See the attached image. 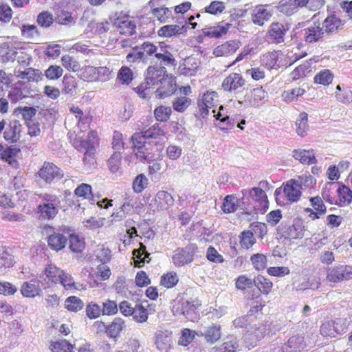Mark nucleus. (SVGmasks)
<instances>
[{
    "mask_svg": "<svg viewBox=\"0 0 352 352\" xmlns=\"http://www.w3.org/2000/svg\"><path fill=\"white\" fill-rule=\"evenodd\" d=\"M316 179L311 175H302L298 179H290L277 188L274 195L277 201L283 199V202L293 204L298 202L302 196V190L312 187Z\"/></svg>",
    "mask_w": 352,
    "mask_h": 352,
    "instance_id": "nucleus-1",
    "label": "nucleus"
},
{
    "mask_svg": "<svg viewBox=\"0 0 352 352\" xmlns=\"http://www.w3.org/2000/svg\"><path fill=\"white\" fill-rule=\"evenodd\" d=\"M133 151L136 157L142 162H151L160 155L155 144L147 142L141 133H134L131 137Z\"/></svg>",
    "mask_w": 352,
    "mask_h": 352,
    "instance_id": "nucleus-2",
    "label": "nucleus"
},
{
    "mask_svg": "<svg viewBox=\"0 0 352 352\" xmlns=\"http://www.w3.org/2000/svg\"><path fill=\"white\" fill-rule=\"evenodd\" d=\"M270 189V185L267 180L260 181L257 187H253L250 190H242L243 195L248 193V195L253 203L254 211L256 213H265L269 208V201L266 191Z\"/></svg>",
    "mask_w": 352,
    "mask_h": 352,
    "instance_id": "nucleus-3",
    "label": "nucleus"
},
{
    "mask_svg": "<svg viewBox=\"0 0 352 352\" xmlns=\"http://www.w3.org/2000/svg\"><path fill=\"white\" fill-rule=\"evenodd\" d=\"M38 196L43 201L37 206L36 213L38 219L42 221L52 220L59 211L60 201L58 197L50 193H43Z\"/></svg>",
    "mask_w": 352,
    "mask_h": 352,
    "instance_id": "nucleus-4",
    "label": "nucleus"
},
{
    "mask_svg": "<svg viewBox=\"0 0 352 352\" xmlns=\"http://www.w3.org/2000/svg\"><path fill=\"white\" fill-rule=\"evenodd\" d=\"M201 302L198 298L186 300L184 299L175 300L172 305V311L176 316H184L190 321H195L199 318L198 309Z\"/></svg>",
    "mask_w": 352,
    "mask_h": 352,
    "instance_id": "nucleus-5",
    "label": "nucleus"
},
{
    "mask_svg": "<svg viewBox=\"0 0 352 352\" xmlns=\"http://www.w3.org/2000/svg\"><path fill=\"white\" fill-rule=\"evenodd\" d=\"M333 185L334 184H331L329 188H325L322 191L324 199L330 204H335L340 207L349 205L352 201V190L351 188L343 184L339 183L336 189L337 197H335L329 195V190Z\"/></svg>",
    "mask_w": 352,
    "mask_h": 352,
    "instance_id": "nucleus-6",
    "label": "nucleus"
},
{
    "mask_svg": "<svg viewBox=\"0 0 352 352\" xmlns=\"http://www.w3.org/2000/svg\"><path fill=\"white\" fill-rule=\"evenodd\" d=\"M305 232L304 221L298 217L294 219L292 225L280 229V236L289 241L302 239Z\"/></svg>",
    "mask_w": 352,
    "mask_h": 352,
    "instance_id": "nucleus-7",
    "label": "nucleus"
},
{
    "mask_svg": "<svg viewBox=\"0 0 352 352\" xmlns=\"http://www.w3.org/2000/svg\"><path fill=\"white\" fill-rule=\"evenodd\" d=\"M113 24L120 34L132 36L135 33V23L131 20L129 15L123 11L116 13Z\"/></svg>",
    "mask_w": 352,
    "mask_h": 352,
    "instance_id": "nucleus-8",
    "label": "nucleus"
},
{
    "mask_svg": "<svg viewBox=\"0 0 352 352\" xmlns=\"http://www.w3.org/2000/svg\"><path fill=\"white\" fill-rule=\"evenodd\" d=\"M100 135L96 130H90L86 139L76 136L72 142L73 146L78 151L85 149H96L100 144Z\"/></svg>",
    "mask_w": 352,
    "mask_h": 352,
    "instance_id": "nucleus-9",
    "label": "nucleus"
},
{
    "mask_svg": "<svg viewBox=\"0 0 352 352\" xmlns=\"http://www.w3.org/2000/svg\"><path fill=\"white\" fill-rule=\"evenodd\" d=\"M196 246L188 245L185 248H179L175 250L172 257V261L175 267H180L190 263L194 259V254Z\"/></svg>",
    "mask_w": 352,
    "mask_h": 352,
    "instance_id": "nucleus-10",
    "label": "nucleus"
},
{
    "mask_svg": "<svg viewBox=\"0 0 352 352\" xmlns=\"http://www.w3.org/2000/svg\"><path fill=\"white\" fill-rule=\"evenodd\" d=\"M38 177L45 183L51 184L56 179H61L63 174L59 167L52 162H45L38 171Z\"/></svg>",
    "mask_w": 352,
    "mask_h": 352,
    "instance_id": "nucleus-11",
    "label": "nucleus"
},
{
    "mask_svg": "<svg viewBox=\"0 0 352 352\" xmlns=\"http://www.w3.org/2000/svg\"><path fill=\"white\" fill-rule=\"evenodd\" d=\"M245 82L241 74L232 72L223 79L221 88L227 93L236 94L245 85Z\"/></svg>",
    "mask_w": 352,
    "mask_h": 352,
    "instance_id": "nucleus-12",
    "label": "nucleus"
},
{
    "mask_svg": "<svg viewBox=\"0 0 352 352\" xmlns=\"http://www.w3.org/2000/svg\"><path fill=\"white\" fill-rule=\"evenodd\" d=\"M311 208H304V212L309 213L308 217L311 220L320 219L327 212V206L320 196L311 197L309 199Z\"/></svg>",
    "mask_w": 352,
    "mask_h": 352,
    "instance_id": "nucleus-13",
    "label": "nucleus"
},
{
    "mask_svg": "<svg viewBox=\"0 0 352 352\" xmlns=\"http://www.w3.org/2000/svg\"><path fill=\"white\" fill-rule=\"evenodd\" d=\"M241 46L239 39H232L217 45L213 50L212 54L216 57H228L233 55Z\"/></svg>",
    "mask_w": 352,
    "mask_h": 352,
    "instance_id": "nucleus-14",
    "label": "nucleus"
},
{
    "mask_svg": "<svg viewBox=\"0 0 352 352\" xmlns=\"http://www.w3.org/2000/svg\"><path fill=\"white\" fill-rule=\"evenodd\" d=\"M282 55L280 51L268 52L261 56V65L268 70H277L280 67Z\"/></svg>",
    "mask_w": 352,
    "mask_h": 352,
    "instance_id": "nucleus-15",
    "label": "nucleus"
},
{
    "mask_svg": "<svg viewBox=\"0 0 352 352\" xmlns=\"http://www.w3.org/2000/svg\"><path fill=\"white\" fill-rule=\"evenodd\" d=\"M310 0H280L278 8L280 12L291 16L299 9L306 7Z\"/></svg>",
    "mask_w": 352,
    "mask_h": 352,
    "instance_id": "nucleus-16",
    "label": "nucleus"
},
{
    "mask_svg": "<svg viewBox=\"0 0 352 352\" xmlns=\"http://www.w3.org/2000/svg\"><path fill=\"white\" fill-rule=\"evenodd\" d=\"M218 102V94L214 91H207L201 98V104H199V115L202 118L206 117L209 113V109L216 105Z\"/></svg>",
    "mask_w": 352,
    "mask_h": 352,
    "instance_id": "nucleus-17",
    "label": "nucleus"
},
{
    "mask_svg": "<svg viewBox=\"0 0 352 352\" xmlns=\"http://www.w3.org/2000/svg\"><path fill=\"white\" fill-rule=\"evenodd\" d=\"M304 38L306 43H314L322 41L324 32L320 23H314V25L303 30Z\"/></svg>",
    "mask_w": 352,
    "mask_h": 352,
    "instance_id": "nucleus-18",
    "label": "nucleus"
},
{
    "mask_svg": "<svg viewBox=\"0 0 352 352\" xmlns=\"http://www.w3.org/2000/svg\"><path fill=\"white\" fill-rule=\"evenodd\" d=\"M289 30V28L280 22H273L271 23L267 32L268 37L276 44L284 41V37Z\"/></svg>",
    "mask_w": 352,
    "mask_h": 352,
    "instance_id": "nucleus-19",
    "label": "nucleus"
},
{
    "mask_svg": "<svg viewBox=\"0 0 352 352\" xmlns=\"http://www.w3.org/2000/svg\"><path fill=\"white\" fill-rule=\"evenodd\" d=\"M20 292L23 297L29 298L41 296L43 293L42 289L39 285V281L36 278L23 283L20 288Z\"/></svg>",
    "mask_w": 352,
    "mask_h": 352,
    "instance_id": "nucleus-20",
    "label": "nucleus"
},
{
    "mask_svg": "<svg viewBox=\"0 0 352 352\" xmlns=\"http://www.w3.org/2000/svg\"><path fill=\"white\" fill-rule=\"evenodd\" d=\"M157 1L150 0L148 1V6L151 8V13L161 23H165L172 17V12L166 7H157Z\"/></svg>",
    "mask_w": 352,
    "mask_h": 352,
    "instance_id": "nucleus-21",
    "label": "nucleus"
},
{
    "mask_svg": "<svg viewBox=\"0 0 352 352\" xmlns=\"http://www.w3.org/2000/svg\"><path fill=\"white\" fill-rule=\"evenodd\" d=\"M63 271L54 264H48L43 271V278L48 285H57Z\"/></svg>",
    "mask_w": 352,
    "mask_h": 352,
    "instance_id": "nucleus-22",
    "label": "nucleus"
},
{
    "mask_svg": "<svg viewBox=\"0 0 352 352\" xmlns=\"http://www.w3.org/2000/svg\"><path fill=\"white\" fill-rule=\"evenodd\" d=\"M272 15V11L265 6L259 5L252 10L251 20L252 23L258 26H263L265 23L270 20Z\"/></svg>",
    "mask_w": 352,
    "mask_h": 352,
    "instance_id": "nucleus-23",
    "label": "nucleus"
},
{
    "mask_svg": "<svg viewBox=\"0 0 352 352\" xmlns=\"http://www.w3.org/2000/svg\"><path fill=\"white\" fill-rule=\"evenodd\" d=\"M322 30L324 34H333L338 32L340 30L342 29L343 23L342 20L336 16L335 14H330L327 16L322 23Z\"/></svg>",
    "mask_w": 352,
    "mask_h": 352,
    "instance_id": "nucleus-24",
    "label": "nucleus"
},
{
    "mask_svg": "<svg viewBox=\"0 0 352 352\" xmlns=\"http://www.w3.org/2000/svg\"><path fill=\"white\" fill-rule=\"evenodd\" d=\"M20 152L21 149L17 146L3 147L0 154V159L7 162L12 167L17 168L19 167V163L16 157Z\"/></svg>",
    "mask_w": 352,
    "mask_h": 352,
    "instance_id": "nucleus-25",
    "label": "nucleus"
},
{
    "mask_svg": "<svg viewBox=\"0 0 352 352\" xmlns=\"http://www.w3.org/2000/svg\"><path fill=\"white\" fill-rule=\"evenodd\" d=\"M340 320H329L322 324L320 329V334L324 337L335 338L337 335L344 331V329H340L338 326Z\"/></svg>",
    "mask_w": 352,
    "mask_h": 352,
    "instance_id": "nucleus-26",
    "label": "nucleus"
},
{
    "mask_svg": "<svg viewBox=\"0 0 352 352\" xmlns=\"http://www.w3.org/2000/svg\"><path fill=\"white\" fill-rule=\"evenodd\" d=\"M174 199L171 194L165 190H160L155 197V204L157 210H168L174 204Z\"/></svg>",
    "mask_w": 352,
    "mask_h": 352,
    "instance_id": "nucleus-27",
    "label": "nucleus"
},
{
    "mask_svg": "<svg viewBox=\"0 0 352 352\" xmlns=\"http://www.w3.org/2000/svg\"><path fill=\"white\" fill-rule=\"evenodd\" d=\"M12 42H5L0 45V60L3 63L13 61L17 54V50Z\"/></svg>",
    "mask_w": 352,
    "mask_h": 352,
    "instance_id": "nucleus-28",
    "label": "nucleus"
},
{
    "mask_svg": "<svg viewBox=\"0 0 352 352\" xmlns=\"http://www.w3.org/2000/svg\"><path fill=\"white\" fill-rule=\"evenodd\" d=\"M171 333L158 331L155 334V344L161 352H168L172 346Z\"/></svg>",
    "mask_w": 352,
    "mask_h": 352,
    "instance_id": "nucleus-29",
    "label": "nucleus"
},
{
    "mask_svg": "<svg viewBox=\"0 0 352 352\" xmlns=\"http://www.w3.org/2000/svg\"><path fill=\"white\" fill-rule=\"evenodd\" d=\"M231 26L232 25L229 23L221 22L217 25L206 28L204 30V34L210 38H219L228 32Z\"/></svg>",
    "mask_w": 352,
    "mask_h": 352,
    "instance_id": "nucleus-30",
    "label": "nucleus"
},
{
    "mask_svg": "<svg viewBox=\"0 0 352 352\" xmlns=\"http://www.w3.org/2000/svg\"><path fill=\"white\" fill-rule=\"evenodd\" d=\"M166 76L165 70L149 67L146 75V83L148 85H155L158 83L160 84Z\"/></svg>",
    "mask_w": 352,
    "mask_h": 352,
    "instance_id": "nucleus-31",
    "label": "nucleus"
},
{
    "mask_svg": "<svg viewBox=\"0 0 352 352\" xmlns=\"http://www.w3.org/2000/svg\"><path fill=\"white\" fill-rule=\"evenodd\" d=\"M170 47L168 45H166L164 43H160V52H156L155 54V58L160 61L161 63L168 65H174L175 59L173 55V54L168 50Z\"/></svg>",
    "mask_w": 352,
    "mask_h": 352,
    "instance_id": "nucleus-32",
    "label": "nucleus"
},
{
    "mask_svg": "<svg viewBox=\"0 0 352 352\" xmlns=\"http://www.w3.org/2000/svg\"><path fill=\"white\" fill-rule=\"evenodd\" d=\"M198 68L199 63L197 60L193 57H187L179 66V70L181 74L187 76L195 75Z\"/></svg>",
    "mask_w": 352,
    "mask_h": 352,
    "instance_id": "nucleus-33",
    "label": "nucleus"
},
{
    "mask_svg": "<svg viewBox=\"0 0 352 352\" xmlns=\"http://www.w3.org/2000/svg\"><path fill=\"white\" fill-rule=\"evenodd\" d=\"M176 90V84L173 82V80L168 78V76L161 82L160 86L155 91L156 96L159 98H162L172 95Z\"/></svg>",
    "mask_w": 352,
    "mask_h": 352,
    "instance_id": "nucleus-34",
    "label": "nucleus"
},
{
    "mask_svg": "<svg viewBox=\"0 0 352 352\" xmlns=\"http://www.w3.org/2000/svg\"><path fill=\"white\" fill-rule=\"evenodd\" d=\"M58 283L61 285L65 290L67 291L85 289V287L82 284L75 282L72 275L65 271H63V274H61Z\"/></svg>",
    "mask_w": 352,
    "mask_h": 352,
    "instance_id": "nucleus-35",
    "label": "nucleus"
},
{
    "mask_svg": "<svg viewBox=\"0 0 352 352\" xmlns=\"http://www.w3.org/2000/svg\"><path fill=\"white\" fill-rule=\"evenodd\" d=\"M67 242V237L60 233L54 232L47 237L48 246L51 250L56 252L63 250Z\"/></svg>",
    "mask_w": 352,
    "mask_h": 352,
    "instance_id": "nucleus-36",
    "label": "nucleus"
},
{
    "mask_svg": "<svg viewBox=\"0 0 352 352\" xmlns=\"http://www.w3.org/2000/svg\"><path fill=\"white\" fill-rule=\"evenodd\" d=\"M293 157L303 164H314L317 162L314 150L295 149L293 151Z\"/></svg>",
    "mask_w": 352,
    "mask_h": 352,
    "instance_id": "nucleus-37",
    "label": "nucleus"
},
{
    "mask_svg": "<svg viewBox=\"0 0 352 352\" xmlns=\"http://www.w3.org/2000/svg\"><path fill=\"white\" fill-rule=\"evenodd\" d=\"M74 195L79 200H88L91 204H94L95 202L92 187L89 184L82 183L78 186L74 190Z\"/></svg>",
    "mask_w": 352,
    "mask_h": 352,
    "instance_id": "nucleus-38",
    "label": "nucleus"
},
{
    "mask_svg": "<svg viewBox=\"0 0 352 352\" xmlns=\"http://www.w3.org/2000/svg\"><path fill=\"white\" fill-rule=\"evenodd\" d=\"M185 32L184 26L180 27L176 24L165 25L157 30V35L162 38H170Z\"/></svg>",
    "mask_w": 352,
    "mask_h": 352,
    "instance_id": "nucleus-39",
    "label": "nucleus"
},
{
    "mask_svg": "<svg viewBox=\"0 0 352 352\" xmlns=\"http://www.w3.org/2000/svg\"><path fill=\"white\" fill-rule=\"evenodd\" d=\"M21 125L17 122H10L4 131L5 140L10 142H16L20 138Z\"/></svg>",
    "mask_w": 352,
    "mask_h": 352,
    "instance_id": "nucleus-40",
    "label": "nucleus"
},
{
    "mask_svg": "<svg viewBox=\"0 0 352 352\" xmlns=\"http://www.w3.org/2000/svg\"><path fill=\"white\" fill-rule=\"evenodd\" d=\"M77 89V79L71 74H65L62 80V92L66 95L74 96Z\"/></svg>",
    "mask_w": 352,
    "mask_h": 352,
    "instance_id": "nucleus-41",
    "label": "nucleus"
},
{
    "mask_svg": "<svg viewBox=\"0 0 352 352\" xmlns=\"http://www.w3.org/2000/svg\"><path fill=\"white\" fill-rule=\"evenodd\" d=\"M254 285L263 294L267 295L270 293L272 289V282L265 276L258 274L253 279Z\"/></svg>",
    "mask_w": 352,
    "mask_h": 352,
    "instance_id": "nucleus-42",
    "label": "nucleus"
},
{
    "mask_svg": "<svg viewBox=\"0 0 352 352\" xmlns=\"http://www.w3.org/2000/svg\"><path fill=\"white\" fill-rule=\"evenodd\" d=\"M125 322L121 318H115L106 327V332L111 338H117L124 329Z\"/></svg>",
    "mask_w": 352,
    "mask_h": 352,
    "instance_id": "nucleus-43",
    "label": "nucleus"
},
{
    "mask_svg": "<svg viewBox=\"0 0 352 352\" xmlns=\"http://www.w3.org/2000/svg\"><path fill=\"white\" fill-rule=\"evenodd\" d=\"M17 76L28 82H38L42 80L43 74L40 69L28 67L24 71L19 72Z\"/></svg>",
    "mask_w": 352,
    "mask_h": 352,
    "instance_id": "nucleus-44",
    "label": "nucleus"
},
{
    "mask_svg": "<svg viewBox=\"0 0 352 352\" xmlns=\"http://www.w3.org/2000/svg\"><path fill=\"white\" fill-rule=\"evenodd\" d=\"M248 100L251 106L256 107L258 103L267 98V93L262 87L253 89L247 96Z\"/></svg>",
    "mask_w": 352,
    "mask_h": 352,
    "instance_id": "nucleus-45",
    "label": "nucleus"
},
{
    "mask_svg": "<svg viewBox=\"0 0 352 352\" xmlns=\"http://www.w3.org/2000/svg\"><path fill=\"white\" fill-rule=\"evenodd\" d=\"M256 243L253 232L250 230H243L239 235V245L241 249L249 250Z\"/></svg>",
    "mask_w": 352,
    "mask_h": 352,
    "instance_id": "nucleus-46",
    "label": "nucleus"
},
{
    "mask_svg": "<svg viewBox=\"0 0 352 352\" xmlns=\"http://www.w3.org/2000/svg\"><path fill=\"white\" fill-rule=\"evenodd\" d=\"M50 349L52 352H74V345L65 339L52 342Z\"/></svg>",
    "mask_w": 352,
    "mask_h": 352,
    "instance_id": "nucleus-47",
    "label": "nucleus"
},
{
    "mask_svg": "<svg viewBox=\"0 0 352 352\" xmlns=\"http://www.w3.org/2000/svg\"><path fill=\"white\" fill-rule=\"evenodd\" d=\"M333 77V74L330 69H324L317 73L314 80L316 84L327 86L331 83Z\"/></svg>",
    "mask_w": 352,
    "mask_h": 352,
    "instance_id": "nucleus-48",
    "label": "nucleus"
},
{
    "mask_svg": "<svg viewBox=\"0 0 352 352\" xmlns=\"http://www.w3.org/2000/svg\"><path fill=\"white\" fill-rule=\"evenodd\" d=\"M192 100L187 96L177 97L172 103L173 109L179 112L184 113L191 105Z\"/></svg>",
    "mask_w": 352,
    "mask_h": 352,
    "instance_id": "nucleus-49",
    "label": "nucleus"
},
{
    "mask_svg": "<svg viewBox=\"0 0 352 352\" xmlns=\"http://www.w3.org/2000/svg\"><path fill=\"white\" fill-rule=\"evenodd\" d=\"M205 339L208 342L213 344L221 338V326L220 324H213L206 330Z\"/></svg>",
    "mask_w": 352,
    "mask_h": 352,
    "instance_id": "nucleus-50",
    "label": "nucleus"
},
{
    "mask_svg": "<svg viewBox=\"0 0 352 352\" xmlns=\"http://www.w3.org/2000/svg\"><path fill=\"white\" fill-rule=\"evenodd\" d=\"M179 282V278L175 272H169L161 276L160 285L167 289L174 287Z\"/></svg>",
    "mask_w": 352,
    "mask_h": 352,
    "instance_id": "nucleus-51",
    "label": "nucleus"
},
{
    "mask_svg": "<svg viewBox=\"0 0 352 352\" xmlns=\"http://www.w3.org/2000/svg\"><path fill=\"white\" fill-rule=\"evenodd\" d=\"M62 65L68 71L78 72L80 66L79 62L74 56L65 54L61 58Z\"/></svg>",
    "mask_w": 352,
    "mask_h": 352,
    "instance_id": "nucleus-52",
    "label": "nucleus"
},
{
    "mask_svg": "<svg viewBox=\"0 0 352 352\" xmlns=\"http://www.w3.org/2000/svg\"><path fill=\"white\" fill-rule=\"evenodd\" d=\"M296 124L298 135L301 137L305 136L309 129L307 113L305 112L300 113Z\"/></svg>",
    "mask_w": 352,
    "mask_h": 352,
    "instance_id": "nucleus-53",
    "label": "nucleus"
},
{
    "mask_svg": "<svg viewBox=\"0 0 352 352\" xmlns=\"http://www.w3.org/2000/svg\"><path fill=\"white\" fill-rule=\"evenodd\" d=\"M142 135L147 138H158L164 136L166 133L163 128H162L158 123H155L147 130L140 133Z\"/></svg>",
    "mask_w": 352,
    "mask_h": 352,
    "instance_id": "nucleus-54",
    "label": "nucleus"
},
{
    "mask_svg": "<svg viewBox=\"0 0 352 352\" xmlns=\"http://www.w3.org/2000/svg\"><path fill=\"white\" fill-rule=\"evenodd\" d=\"M305 93V90L300 87H295L290 90L284 91L281 95L282 99L287 103H289L298 97L302 96Z\"/></svg>",
    "mask_w": 352,
    "mask_h": 352,
    "instance_id": "nucleus-55",
    "label": "nucleus"
},
{
    "mask_svg": "<svg viewBox=\"0 0 352 352\" xmlns=\"http://www.w3.org/2000/svg\"><path fill=\"white\" fill-rule=\"evenodd\" d=\"M250 261L257 271H263L267 267V256L263 254L256 253L251 256Z\"/></svg>",
    "mask_w": 352,
    "mask_h": 352,
    "instance_id": "nucleus-56",
    "label": "nucleus"
},
{
    "mask_svg": "<svg viewBox=\"0 0 352 352\" xmlns=\"http://www.w3.org/2000/svg\"><path fill=\"white\" fill-rule=\"evenodd\" d=\"M65 305L67 310L74 312L81 310L84 307L82 300L75 296L67 298L65 301Z\"/></svg>",
    "mask_w": 352,
    "mask_h": 352,
    "instance_id": "nucleus-57",
    "label": "nucleus"
},
{
    "mask_svg": "<svg viewBox=\"0 0 352 352\" xmlns=\"http://www.w3.org/2000/svg\"><path fill=\"white\" fill-rule=\"evenodd\" d=\"M121 151H115L107 161L109 170L115 173L118 171L121 165Z\"/></svg>",
    "mask_w": 352,
    "mask_h": 352,
    "instance_id": "nucleus-58",
    "label": "nucleus"
},
{
    "mask_svg": "<svg viewBox=\"0 0 352 352\" xmlns=\"http://www.w3.org/2000/svg\"><path fill=\"white\" fill-rule=\"evenodd\" d=\"M172 113V109L170 107L159 106L154 110V116L157 121L166 122Z\"/></svg>",
    "mask_w": 352,
    "mask_h": 352,
    "instance_id": "nucleus-59",
    "label": "nucleus"
},
{
    "mask_svg": "<svg viewBox=\"0 0 352 352\" xmlns=\"http://www.w3.org/2000/svg\"><path fill=\"white\" fill-rule=\"evenodd\" d=\"M132 316L135 321L139 323L145 322L148 319L147 309L142 305H136L134 307V311Z\"/></svg>",
    "mask_w": 352,
    "mask_h": 352,
    "instance_id": "nucleus-60",
    "label": "nucleus"
},
{
    "mask_svg": "<svg viewBox=\"0 0 352 352\" xmlns=\"http://www.w3.org/2000/svg\"><path fill=\"white\" fill-rule=\"evenodd\" d=\"M327 280L333 283L342 282L341 277L340 264L329 268L327 273Z\"/></svg>",
    "mask_w": 352,
    "mask_h": 352,
    "instance_id": "nucleus-61",
    "label": "nucleus"
},
{
    "mask_svg": "<svg viewBox=\"0 0 352 352\" xmlns=\"http://www.w3.org/2000/svg\"><path fill=\"white\" fill-rule=\"evenodd\" d=\"M86 315L89 319H96L102 314L100 306L95 302H89L85 308Z\"/></svg>",
    "mask_w": 352,
    "mask_h": 352,
    "instance_id": "nucleus-62",
    "label": "nucleus"
},
{
    "mask_svg": "<svg viewBox=\"0 0 352 352\" xmlns=\"http://www.w3.org/2000/svg\"><path fill=\"white\" fill-rule=\"evenodd\" d=\"M237 199L233 195H227L223 202L222 210L227 213L234 212L237 209Z\"/></svg>",
    "mask_w": 352,
    "mask_h": 352,
    "instance_id": "nucleus-63",
    "label": "nucleus"
},
{
    "mask_svg": "<svg viewBox=\"0 0 352 352\" xmlns=\"http://www.w3.org/2000/svg\"><path fill=\"white\" fill-rule=\"evenodd\" d=\"M148 185V179L144 174L137 175L133 182V189L136 193H141Z\"/></svg>",
    "mask_w": 352,
    "mask_h": 352,
    "instance_id": "nucleus-64",
    "label": "nucleus"
}]
</instances>
